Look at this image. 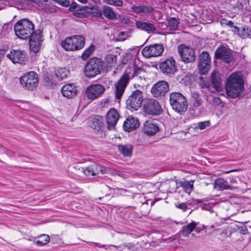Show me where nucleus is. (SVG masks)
I'll return each mask as SVG.
<instances>
[{"label": "nucleus", "mask_w": 251, "mask_h": 251, "mask_svg": "<svg viewBox=\"0 0 251 251\" xmlns=\"http://www.w3.org/2000/svg\"><path fill=\"white\" fill-rule=\"evenodd\" d=\"M226 95L231 98L239 97L244 90V81L240 72L232 73L226 79Z\"/></svg>", "instance_id": "1"}, {"label": "nucleus", "mask_w": 251, "mask_h": 251, "mask_svg": "<svg viewBox=\"0 0 251 251\" xmlns=\"http://www.w3.org/2000/svg\"><path fill=\"white\" fill-rule=\"evenodd\" d=\"M14 30L16 36L19 38L26 39L30 38L37 31L34 30L32 22L27 19L18 21L14 25Z\"/></svg>", "instance_id": "2"}, {"label": "nucleus", "mask_w": 251, "mask_h": 251, "mask_svg": "<svg viewBox=\"0 0 251 251\" xmlns=\"http://www.w3.org/2000/svg\"><path fill=\"white\" fill-rule=\"evenodd\" d=\"M170 103L173 110L180 114L184 113L188 108L186 97L179 92H172L170 94Z\"/></svg>", "instance_id": "3"}, {"label": "nucleus", "mask_w": 251, "mask_h": 251, "mask_svg": "<svg viewBox=\"0 0 251 251\" xmlns=\"http://www.w3.org/2000/svg\"><path fill=\"white\" fill-rule=\"evenodd\" d=\"M103 61L97 57H93L88 60L84 67V74L88 78H93L100 74L103 69Z\"/></svg>", "instance_id": "4"}, {"label": "nucleus", "mask_w": 251, "mask_h": 251, "mask_svg": "<svg viewBox=\"0 0 251 251\" xmlns=\"http://www.w3.org/2000/svg\"><path fill=\"white\" fill-rule=\"evenodd\" d=\"M85 39L81 35H75L67 38L61 42V46L66 50L81 49L84 46Z\"/></svg>", "instance_id": "5"}, {"label": "nucleus", "mask_w": 251, "mask_h": 251, "mask_svg": "<svg viewBox=\"0 0 251 251\" xmlns=\"http://www.w3.org/2000/svg\"><path fill=\"white\" fill-rule=\"evenodd\" d=\"M144 100L142 91L135 90L132 91L126 100V107L131 111L137 110L141 107Z\"/></svg>", "instance_id": "6"}, {"label": "nucleus", "mask_w": 251, "mask_h": 251, "mask_svg": "<svg viewBox=\"0 0 251 251\" xmlns=\"http://www.w3.org/2000/svg\"><path fill=\"white\" fill-rule=\"evenodd\" d=\"M20 83L25 89L34 91L38 85V75L33 71L25 73L20 77Z\"/></svg>", "instance_id": "7"}, {"label": "nucleus", "mask_w": 251, "mask_h": 251, "mask_svg": "<svg viewBox=\"0 0 251 251\" xmlns=\"http://www.w3.org/2000/svg\"><path fill=\"white\" fill-rule=\"evenodd\" d=\"M178 52L182 61L186 63L195 62L196 53L194 49L184 45H180L178 47Z\"/></svg>", "instance_id": "8"}, {"label": "nucleus", "mask_w": 251, "mask_h": 251, "mask_svg": "<svg viewBox=\"0 0 251 251\" xmlns=\"http://www.w3.org/2000/svg\"><path fill=\"white\" fill-rule=\"evenodd\" d=\"M130 76L127 73H124L118 81L115 84V98L117 100H120L123 95L126 87H127Z\"/></svg>", "instance_id": "9"}, {"label": "nucleus", "mask_w": 251, "mask_h": 251, "mask_svg": "<svg viewBox=\"0 0 251 251\" xmlns=\"http://www.w3.org/2000/svg\"><path fill=\"white\" fill-rule=\"evenodd\" d=\"M159 67L164 74L172 75L176 71V61L173 57H170L160 62Z\"/></svg>", "instance_id": "10"}, {"label": "nucleus", "mask_w": 251, "mask_h": 251, "mask_svg": "<svg viewBox=\"0 0 251 251\" xmlns=\"http://www.w3.org/2000/svg\"><path fill=\"white\" fill-rule=\"evenodd\" d=\"M169 90V85L164 80L159 81L153 85L151 89L152 96L158 99L165 96Z\"/></svg>", "instance_id": "11"}, {"label": "nucleus", "mask_w": 251, "mask_h": 251, "mask_svg": "<svg viewBox=\"0 0 251 251\" xmlns=\"http://www.w3.org/2000/svg\"><path fill=\"white\" fill-rule=\"evenodd\" d=\"M164 50V47L162 44H155L146 46L143 49L142 52L146 58L160 56Z\"/></svg>", "instance_id": "12"}, {"label": "nucleus", "mask_w": 251, "mask_h": 251, "mask_svg": "<svg viewBox=\"0 0 251 251\" xmlns=\"http://www.w3.org/2000/svg\"><path fill=\"white\" fill-rule=\"evenodd\" d=\"M211 58L208 52L202 51L199 57L198 69L202 75L206 74L210 67Z\"/></svg>", "instance_id": "13"}, {"label": "nucleus", "mask_w": 251, "mask_h": 251, "mask_svg": "<svg viewBox=\"0 0 251 251\" xmlns=\"http://www.w3.org/2000/svg\"><path fill=\"white\" fill-rule=\"evenodd\" d=\"M144 111L146 113L157 115L162 112V108L158 101L154 99H148L146 100L144 104Z\"/></svg>", "instance_id": "14"}, {"label": "nucleus", "mask_w": 251, "mask_h": 251, "mask_svg": "<svg viewBox=\"0 0 251 251\" xmlns=\"http://www.w3.org/2000/svg\"><path fill=\"white\" fill-rule=\"evenodd\" d=\"M215 57L226 63L231 62L233 59L231 50L224 46H221L217 49Z\"/></svg>", "instance_id": "15"}, {"label": "nucleus", "mask_w": 251, "mask_h": 251, "mask_svg": "<svg viewBox=\"0 0 251 251\" xmlns=\"http://www.w3.org/2000/svg\"><path fill=\"white\" fill-rule=\"evenodd\" d=\"M82 172L87 176H100V175L107 173V169L103 166L94 163L85 168H82Z\"/></svg>", "instance_id": "16"}, {"label": "nucleus", "mask_w": 251, "mask_h": 251, "mask_svg": "<svg viewBox=\"0 0 251 251\" xmlns=\"http://www.w3.org/2000/svg\"><path fill=\"white\" fill-rule=\"evenodd\" d=\"M104 90V87L100 84H92L86 89L85 94L88 99L94 100L100 97Z\"/></svg>", "instance_id": "17"}, {"label": "nucleus", "mask_w": 251, "mask_h": 251, "mask_svg": "<svg viewBox=\"0 0 251 251\" xmlns=\"http://www.w3.org/2000/svg\"><path fill=\"white\" fill-rule=\"evenodd\" d=\"M6 56L14 63L25 64L26 58V53L20 50H12Z\"/></svg>", "instance_id": "18"}, {"label": "nucleus", "mask_w": 251, "mask_h": 251, "mask_svg": "<svg viewBox=\"0 0 251 251\" xmlns=\"http://www.w3.org/2000/svg\"><path fill=\"white\" fill-rule=\"evenodd\" d=\"M119 118V114L115 108L109 110L106 115V123L108 129H113L115 128Z\"/></svg>", "instance_id": "19"}, {"label": "nucleus", "mask_w": 251, "mask_h": 251, "mask_svg": "<svg viewBox=\"0 0 251 251\" xmlns=\"http://www.w3.org/2000/svg\"><path fill=\"white\" fill-rule=\"evenodd\" d=\"M29 38V47L30 50L34 52L38 51L41 42V31L38 30L37 33H34Z\"/></svg>", "instance_id": "20"}, {"label": "nucleus", "mask_w": 251, "mask_h": 251, "mask_svg": "<svg viewBox=\"0 0 251 251\" xmlns=\"http://www.w3.org/2000/svg\"><path fill=\"white\" fill-rule=\"evenodd\" d=\"M159 130V127L152 120H147L144 124L142 131L149 136L155 135Z\"/></svg>", "instance_id": "21"}, {"label": "nucleus", "mask_w": 251, "mask_h": 251, "mask_svg": "<svg viewBox=\"0 0 251 251\" xmlns=\"http://www.w3.org/2000/svg\"><path fill=\"white\" fill-rule=\"evenodd\" d=\"M62 95L67 98H72L77 95L78 90L74 84H67L61 89Z\"/></svg>", "instance_id": "22"}, {"label": "nucleus", "mask_w": 251, "mask_h": 251, "mask_svg": "<svg viewBox=\"0 0 251 251\" xmlns=\"http://www.w3.org/2000/svg\"><path fill=\"white\" fill-rule=\"evenodd\" d=\"M139 126V121L137 118L129 116L125 121L123 127L126 131H130L137 128Z\"/></svg>", "instance_id": "23"}, {"label": "nucleus", "mask_w": 251, "mask_h": 251, "mask_svg": "<svg viewBox=\"0 0 251 251\" xmlns=\"http://www.w3.org/2000/svg\"><path fill=\"white\" fill-rule=\"evenodd\" d=\"M136 26L138 29L144 30L148 33L154 32L156 30L155 25L150 22L136 21Z\"/></svg>", "instance_id": "24"}, {"label": "nucleus", "mask_w": 251, "mask_h": 251, "mask_svg": "<svg viewBox=\"0 0 251 251\" xmlns=\"http://www.w3.org/2000/svg\"><path fill=\"white\" fill-rule=\"evenodd\" d=\"M132 11L136 13L140 14H150L154 11V8L148 5H139L138 6H132L131 7Z\"/></svg>", "instance_id": "25"}, {"label": "nucleus", "mask_w": 251, "mask_h": 251, "mask_svg": "<svg viewBox=\"0 0 251 251\" xmlns=\"http://www.w3.org/2000/svg\"><path fill=\"white\" fill-rule=\"evenodd\" d=\"M214 187L215 188L219 189L220 190L226 189L234 190L237 188L235 186L229 185L227 181L222 178H219L215 181Z\"/></svg>", "instance_id": "26"}, {"label": "nucleus", "mask_w": 251, "mask_h": 251, "mask_svg": "<svg viewBox=\"0 0 251 251\" xmlns=\"http://www.w3.org/2000/svg\"><path fill=\"white\" fill-rule=\"evenodd\" d=\"M102 14L108 20H114L117 19V14L113 8L107 5H104L102 8Z\"/></svg>", "instance_id": "27"}, {"label": "nucleus", "mask_w": 251, "mask_h": 251, "mask_svg": "<svg viewBox=\"0 0 251 251\" xmlns=\"http://www.w3.org/2000/svg\"><path fill=\"white\" fill-rule=\"evenodd\" d=\"M198 224L194 221L188 224L186 226H182L180 232L182 236L184 237H188L189 235L193 231V230L196 227Z\"/></svg>", "instance_id": "28"}, {"label": "nucleus", "mask_w": 251, "mask_h": 251, "mask_svg": "<svg viewBox=\"0 0 251 251\" xmlns=\"http://www.w3.org/2000/svg\"><path fill=\"white\" fill-rule=\"evenodd\" d=\"M119 151L124 156H131L133 151V147L130 144L118 145Z\"/></svg>", "instance_id": "29"}, {"label": "nucleus", "mask_w": 251, "mask_h": 251, "mask_svg": "<svg viewBox=\"0 0 251 251\" xmlns=\"http://www.w3.org/2000/svg\"><path fill=\"white\" fill-rule=\"evenodd\" d=\"M211 82L216 90H221L222 80L217 73L215 72L212 73L211 75Z\"/></svg>", "instance_id": "30"}, {"label": "nucleus", "mask_w": 251, "mask_h": 251, "mask_svg": "<svg viewBox=\"0 0 251 251\" xmlns=\"http://www.w3.org/2000/svg\"><path fill=\"white\" fill-rule=\"evenodd\" d=\"M179 186L183 188L184 191L190 194L193 189L194 181H180L178 183Z\"/></svg>", "instance_id": "31"}, {"label": "nucleus", "mask_w": 251, "mask_h": 251, "mask_svg": "<svg viewBox=\"0 0 251 251\" xmlns=\"http://www.w3.org/2000/svg\"><path fill=\"white\" fill-rule=\"evenodd\" d=\"M39 240L36 241V244L39 246H43L47 244L50 241V236L47 234H42L38 237Z\"/></svg>", "instance_id": "32"}, {"label": "nucleus", "mask_w": 251, "mask_h": 251, "mask_svg": "<svg viewBox=\"0 0 251 251\" xmlns=\"http://www.w3.org/2000/svg\"><path fill=\"white\" fill-rule=\"evenodd\" d=\"M179 22L175 18H171L168 21V27L171 30L175 31L177 29Z\"/></svg>", "instance_id": "33"}, {"label": "nucleus", "mask_w": 251, "mask_h": 251, "mask_svg": "<svg viewBox=\"0 0 251 251\" xmlns=\"http://www.w3.org/2000/svg\"><path fill=\"white\" fill-rule=\"evenodd\" d=\"M220 23L223 26L227 25L231 28H233L232 31L234 33L239 32V28L234 25V23L231 21H228L226 19H222L220 21Z\"/></svg>", "instance_id": "34"}, {"label": "nucleus", "mask_w": 251, "mask_h": 251, "mask_svg": "<svg viewBox=\"0 0 251 251\" xmlns=\"http://www.w3.org/2000/svg\"><path fill=\"white\" fill-rule=\"evenodd\" d=\"M146 73V71L141 67H139L137 66H135L133 69V74L132 75V77H137L139 76L140 78H143L145 79V74Z\"/></svg>", "instance_id": "35"}, {"label": "nucleus", "mask_w": 251, "mask_h": 251, "mask_svg": "<svg viewBox=\"0 0 251 251\" xmlns=\"http://www.w3.org/2000/svg\"><path fill=\"white\" fill-rule=\"evenodd\" d=\"M49 2L48 0H38L37 3L38 5L39 9L44 11L46 13L51 12V10L50 8L46 6L48 4Z\"/></svg>", "instance_id": "36"}, {"label": "nucleus", "mask_w": 251, "mask_h": 251, "mask_svg": "<svg viewBox=\"0 0 251 251\" xmlns=\"http://www.w3.org/2000/svg\"><path fill=\"white\" fill-rule=\"evenodd\" d=\"M242 38L251 37V30L247 26H244L241 30L239 29V32H237Z\"/></svg>", "instance_id": "37"}, {"label": "nucleus", "mask_w": 251, "mask_h": 251, "mask_svg": "<svg viewBox=\"0 0 251 251\" xmlns=\"http://www.w3.org/2000/svg\"><path fill=\"white\" fill-rule=\"evenodd\" d=\"M92 122V127L98 130L100 128L103 124L101 121V118L99 116L93 118Z\"/></svg>", "instance_id": "38"}, {"label": "nucleus", "mask_w": 251, "mask_h": 251, "mask_svg": "<svg viewBox=\"0 0 251 251\" xmlns=\"http://www.w3.org/2000/svg\"><path fill=\"white\" fill-rule=\"evenodd\" d=\"M117 59V55L113 54H107L105 57L106 62L109 64L110 67H112L116 64Z\"/></svg>", "instance_id": "39"}, {"label": "nucleus", "mask_w": 251, "mask_h": 251, "mask_svg": "<svg viewBox=\"0 0 251 251\" xmlns=\"http://www.w3.org/2000/svg\"><path fill=\"white\" fill-rule=\"evenodd\" d=\"M77 4L75 2H72L71 4H70L69 11L71 12H74L73 15L77 17H82L84 16V14L82 12H79L76 11V9L77 7Z\"/></svg>", "instance_id": "40"}, {"label": "nucleus", "mask_w": 251, "mask_h": 251, "mask_svg": "<svg viewBox=\"0 0 251 251\" xmlns=\"http://www.w3.org/2000/svg\"><path fill=\"white\" fill-rule=\"evenodd\" d=\"M88 9L91 10V11H88L87 13L88 14H91L93 16L97 17H100L102 16V10L101 11L98 9L96 6H89Z\"/></svg>", "instance_id": "41"}, {"label": "nucleus", "mask_w": 251, "mask_h": 251, "mask_svg": "<svg viewBox=\"0 0 251 251\" xmlns=\"http://www.w3.org/2000/svg\"><path fill=\"white\" fill-rule=\"evenodd\" d=\"M68 76V72H66L65 69H61L58 70V72L52 76V78L55 77L57 78L58 80H61L63 79Z\"/></svg>", "instance_id": "42"}, {"label": "nucleus", "mask_w": 251, "mask_h": 251, "mask_svg": "<svg viewBox=\"0 0 251 251\" xmlns=\"http://www.w3.org/2000/svg\"><path fill=\"white\" fill-rule=\"evenodd\" d=\"M95 46L93 44L90 45L89 48L86 49L83 52L81 55V58L83 60L87 59L90 55L92 53L94 50Z\"/></svg>", "instance_id": "43"}, {"label": "nucleus", "mask_w": 251, "mask_h": 251, "mask_svg": "<svg viewBox=\"0 0 251 251\" xmlns=\"http://www.w3.org/2000/svg\"><path fill=\"white\" fill-rule=\"evenodd\" d=\"M199 85L202 88H209L211 84L206 78L200 77L199 82Z\"/></svg>", "instance_id": "44"}, {"label": "nucleus", "mask_w": 251, "mask_h": 251, "mask_svg": "<svg viewBox=\"0 0 251 251\" xmlns=\"http://www.w3.org/2000/svg\"><path fill=\"white\" fill-rule=\"evenodd\" d=\"M107 4L115 6H121L123 4L122 0H103Z\"/></svg>", "instance_id": "45"}, {"label": "nucleus", "mask_w": 251, "mask_h": 251, "mask_svg": "<svg viewBox=\"0 0 251 251\" xmlns=\"http://www.w3.org/2000/svg\"><path fill=\"white\" fill-rule=\"evenodd\" d=\"M210 125V122L209 121H206L204 122H201L198 123L197 127H198L199 129L202 130L209 126Z\"/></svg>", "instance_id": "46"}, {"label": "nucleus", "mask_w": 251, "mask_h": 251, "mask_svg": "<svg viewBox=\"0 0 251 251\" xmlns=\"http://www.w3.org/2000/svg\"><path fill=\"white\" fill-rule=\"evenodd\" d=\"M44 80L45 82L47 83V85H55L56 83V81L52 78H50V76L48 75H44Z\"/></svg>", "instance_id": "47"}, {"label": "nucleus", "mask_w": 251, "mask_h": 251, "mask_svg": "<svg viewBox=\"0 0 251 251\" xmlns=\"http://www.w3.org/2000/svg\"><path fill=\"white\" fill-rule=\"evenodd\" d=\"M123 251H138L137 249L132 246L131 243H128L123 248Z\"/></svg>", "instance_id": "48"}, {"label": "nucleus", "mask_w": 251, "mask_h": 251, "mask_svg": "<svg viewBox=\"0 0 251 251\" xmlns=\"http://www.w3.org/2000/svg\"><path fill=\"white\" fill-rule=\"evenodd\" d=\"M88 7L89 6H82L81 5H77V7L76 9V11L82 12L84 16L85 14L87 13V9H88Z\"/></svg>", "instance_id": "49"}, {"label": "nucleus", "mask_w": 251, "mask_h": 251, "mask_svg": "<svg viewBox=\"0 0 251 251\" xmlns=\"http://www.w3.org/2000/svg\"><path fill=\"white\" fill-rule=\"evenodd\" d=\"M176 207L181 209L183 211H185L187 209V207L185 203H176Z\"/></svg>", "instance_id": "50"}, {"label": "nucleus", "mask_w": 251, "mask_h": 251, "mask_svg": "<svg viewBox=\"0 0 251 251\" xmlns=\"http://www.w3.org/2000/svg\"><path fill=\"white\" fill-rule=\"evenodd\" d=\"M240 232L243 235L246 234L248 233L247 227L246 226L241 227Z\"/></svg>", "instance_id": "51"}, {"label": "nucleus", "mask_w": 251, "mask_h": 251, "mask_svg": "<svg viewBox=\"0 0 251 251\" xmlns=\"http://www.w3.org/2000/svg\"><path fill=\"white\" fill-rule=\"evenodd\" d=\"M221 235L225 238L228 237V230L227 229L224 230Z\"/></svg>", "instance_id": "52"}, {"label": "nucleus", "mask_w": 251, "mask_h": 251, "mask_svg": "<svg viewBox=\"0 0 251 251\" xmlns=\"http://www.w3.org/2000/svg\"><path fill=\"white\" fill-rule=\"evenodd\" d=\"M201 104V101L200 99H197L194 103L195 107H198Z\"/></svg>", "instance_id": "53"}, {"label": "nucleus", "mask_w": 251, "mask_h": 251, "mask_svg": "<svg viewBox=\"0 0 251 251\" xmlns=\"http://www.w3.org/2000/svg\"><path fill=\"white\" fill-rule=\"evenodd\" d=\"M230 183L231 184H234L237 183L236 180L235 178L232 177L230 180Z\"/></svg>", "instance_id": "54"}, {"label": "nucleus", "mask_w": 251, "mask_h": 251, "mask_svg": "<svg viewBox=\"0 0 251 251\" xmlns=\"http://www.w3.org/2000/svg\"><path fill=\"white\" fill-rule=\"evenodd\" d=\"M77 0L82 3H86L87 2V0Z\"/></svg>", "instance_id": "55"}, {"label": "nucleus", "mask_w": 251, "mask_h": 251, "mask_svg": "<svg viewBox=\"0 0 251 251\" xmlns=\"http://www.w3.org/2000/svg\"><path fill=\"white\" fill-rule=\"evenodd\" d=\"M232 233V231L231 230H229V231H228V237H230L231 236V234Z\"/></svg>", "instance_id": "56"}, {"label": "nucleus", "mask_w": 251, "mask_h": 251, "mask_svg": "<svg viewBox=\"0 0 251 251\" xmlns=\"http://www.w3.org/2000/svg\"><path fill=\"white\" fill-rule=\"evenodd\" d=\"M176 236H173V237H171L169 238V239L171 240V241H174L176 239Z\"/></svg>", "instance_id": "57"}, {"label": "nucleus", "mask_w": 251, "mask_h": 251, "mask_svg": "<svg viewBox=\"0 0 251 251\" xmlns=\"http://www.w3.org/2000/svg\"><path fill=\"white\" fill-rule=\"evenodd\" d=\"M220 99L219 98H216L215 99V101L216 102H217V103H218V102H219L220 101Z\"/></svg>", "instance_id": "58"}, {"label": "nucleus", "mask_w": 251, "mask_h": 251, "mask_svg": "<svg viewBox=\"0 0 251 251\" xmlns=\"http://www.w3.org/2000/svg\"><path fill=\"white\" fill-rule=\"evenodd\" d=\"M120 34H122V35H124L125 34L124 32H121L120 33Z\"/></svg>", "instance_id": "59"}, {"label": "nucleus", "mask_w": 251, "mask_h": 251, "mask_svg": "<svg viewBox=\"0 0 251 251\" xmlns=\"http://www.w3.org/2000/svg\"><path fill=\"white\" fill-rule=\"evenodd\" d=\"M30 0V1H35L36 0Z\"/></svg>", "instance_id": "60"}, {"label": "nucleus", "mask_w": 251, "mask_h": 251, "mask_svg": "<svg viewBox=\"0 0 251 251\" xmlns=\"http://www.w3.org/2000/svg\"><path fill=\"white\" fill-rule=\"evenodd\" d=\"M2 9V8L0 6V10Z\"/></svg>", "instance_id": "61"}]
</instances>
